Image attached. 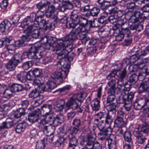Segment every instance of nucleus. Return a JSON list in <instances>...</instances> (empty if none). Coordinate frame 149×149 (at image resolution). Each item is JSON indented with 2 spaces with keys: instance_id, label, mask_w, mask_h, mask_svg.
Instances as JSON below:
<instances>
[{
  "instance_id": "1",
  "label": "nucleus",
  "mask_w": 149,
  "mask_h": 149,
  "mask_svg": "<svg viewBox=\"0 0 149 149\" xmlns=\"http://www.w3.org/2000/svg\"><path fill=\"white\" fill-rule=\"evenodd\" d=\"M77 35L78 34L72 29L69 36L57 40L52 46L48 45V47L46 49L50 50L52 48L53 51L56 53L58 56H61L62 58H65L74 48L69 40H75L77 38Z\"/></svg>"
},
{
  "instance_id": "2",
  "label": "nucleus",
  "mask_w": 149,
  "mask_h": 149,
  "mask_svg": "<svg viewBox=\"0 0 149 149\" xmlns=\"http://www.w3.org/2000/svg\"><path fill=\"white\" fill-rule=\"evenodd\" d=\"M56 65V70L52 74V77L53 79L58 82V84H60L62 83L63 78L66 77L70 66L67 63L65 62L63 59L58 61Z\"/></svg>"
},
{
  "instance_id": "3",
  "label": "nucleus",
  "mask_w": 149,
  "mask_h": 149,
  "mask_svg": "<svg viewBox=\"0 0 149 149\" xmlns=\"http://www.w3.org/2000/svg\"><path fill=\"white\" fill-rule=\"evenodd\" d=\"M43 45L40 42L35 43L31 46L28 52H24L21 56L20 55V59L22 60L28 57L29 58H33L37 61L41 58L42 57L41 53L45 50L43 47Z\"/></svg>"
},
{
  "instance_id": "4",
  "label": "nucleus",
  "mask_w": 149,
  "mask_h": 149,
  "mask_svg": "<svg viewBox=\"0 0 149 149\" xmlns=\"http://www.w3.org/2000/svg\"><path fill=\"white\" fill-rule=\"evenodd\" d=\"M112 129L110 125L103 130V142H105V147L107 146L109 149H112L116 147V137L111 134Z\"/></svg>"
},
{
  "instance_id": "5",
  "label": "nucleus",
  "mask_w": 149,
  "mask_h": 149,
  "mask_svg": "<svg viewBox=\"0 0 149 149\" xmlns=\"http://www.w3.org/2000/svg\"><path fill=\"white\" fill-rule=\"evenodd\" d=\"M149 15H144L143 14H141L139 11H134V12L128 10L125 14V18L129 22L134 23L137 22H142L144 19L146 18Z\"/></svg>"
},
{
  "instance_id": "6",
  "label": "nucleus",
  "mask_w": 149,
  "mask_h": 149,
  "mask_svg": "<svg viewBox=\"0 0 149 149\" xmlns=\"http://www.w3.org/2000/svg\"><path fill=\"white\" fill-rule=\"evenodd\" d=\"M125 75L126 72L125 71H116L113 70L108 75L107 78L108 79L114 77L117 80L118 86L116 89L118 90V92H120L122 91L121 88L124 86V79Z\"/></svg>"
},
{
  "instance_id": "7",
  "label": "nucleus",
  "mask_w": 149,
  "mask_h": 149,
  "mask_svg": "<svg viewBox=\"0 0 149 149\" xmlns=\"http://www.w3.org/2000/svg\"><path fill=\"white\" fill-rule=\"evenodd\" d=\"M95 139L91 136L85 137L84 140L81 142V144L86 146V148L82 149H102V146L97 142L94 143Z\"/></svg>"
},
{
  "instance_id": "8",
  "label": "nucleus",
  "mask_w": 149,
  "mask_h": 149,
  "mask_svg": "<svg viewBox=\"0 0 149 149\" xmlns=\"http://www.w3.org/2000/svg\"><path fill=\"white\" fill-rule=\"evenodd\" d=\"M34 24L31 25L28 27L25 30H24V33L26 34L28 38V36L31 35L33 38L36 39L39 36V31L38 29V27L40 26V27L42 26H40L39 23L34 22Z\"/></svg>"
},
{
  "instance_id": "9",
  "label": "nucleus",
  "mask_w": 149,
  "mask_h": 149,
  "mask_svg": "<svg viewBox=\"0 0 149 149\" xmlns=\"http://www.w3.org/2000/svg\"><path fill=\"white\" fill-rule=\"evenodd\" d=\"M20 56L19 54H15L7 64L6 68L9 71H12L20 63Z\"/></svg>"
},
{
  "instance_id": "10",
  "label": "nucleus",
  "mask_w": 149,
  "mask_h": 149,
  "mask_svg": "<svg viewBox=\"0 0 149 149\" xmlns=\"http://www.w3.org/2000/svg\"><path fill=\"white\" fill-rule=\"evenodd\" d=\"M77 96L76 95H73L68 100L65 105V109H68L71 107L73 109H76V108L79 105L77 100Z\"/></svg>"
},
{
  "instance_id": "11",
  "label": "nucleus",
  "mask_w": 149,
  "mask_h": 149,
  "mask_svg": "<svg viewBox=\"0 0 149 149\" xmlns=\"http://www.w3.org/2000/svg\"><path fill=\"white\" fill-rule=\"evenodd\" d=\"M148 101L146 100L144 95L140 96L134 104V108L137 110H140L146 106H148Z\"/></svg>"
},
{
  "instance_id": "12",
  "label": "nucleus",
  "mask_w": 149,
  "mask_h": 149,
  "mask_svg": "<svg viewBox=\"0 0 149 149\" xmlns=\"http://www.w3.org/2000/svg\"><path fill=\"white\" fill-rule=\"evenodd\" d=\"M124 113L122 110L118 111L117 113V118L115 120L114 125L118 127H123L125 125V123L123 120Z\"/></svg>"
},
{
  "instance_id": "13",
  "label": "nucleus",
  "mask_w": 149,
  "mask_h": 149,
  "mask_svg": "<svg viewBox=\"0 0 149 149\" xmlns=\"http://www.w3.org/2000/svg\"><path fill=\"white\" fill-rule=\"evenodd\" d=\"M87 23V20L86 22L84 21L81 22L79 23V25H77L75 28L73 29L76 33L79 35V36L80 34H86L88 32V29H86L85 28V26Z\"/></svg>"
},
{
  "instance_id": "14",
  "label": "nucleus",
  "mask_w": 149,
  "mask_h": 149,
  "mask_svg": "<svg viewBox=\"0 0 149 149\" xmlns=\"http://www.w3.org/2000/svg\"><path fill=\"white\" fill-rule=\"evenodd\" d=\"M64 129L63 127L59 128L58 132L61 136L54 143V145L56 147H58L62 145L65 139L67 136L64 133Z\"/></svg>"
},
{
  "instance_id": "15",
  "label": "nucleus",
  "mask_w": 149,
  "mask_h": 149,
  "mask_svg": "<svg viewBox=\"0 0 149 149\" xmlns=\"http://www.w3.org/2000/svg\"><path fill=\"white\" fill-rule=\"evenodd\" d=\"M133 134L136 137V142L138 143H143L146 139L139 131V128H136L133 132Z\"/></svg>"
},
{
  "instance_id": "16",
  "label": "nucleus",
  "mask_w": 149,
  "mask_h": 149,
  "mask_svg": "<svg viewBox=\"0 0 149 149\" xmlns=\"http://www.w3.org/2000/svg\"><path fill=\"white\" fill-rule=\"evenodd\" d=\"M56 86V84L54 81H49L46 84H42L40 87L42 93L44 91H50L51 89L54 88Z\"/></svg>"
},
{
  "instance_id": "17",
  "label": "nucleus",
  "mask_w": 149,
  "mask_h": 149,
  "mask_svg": "<svg viewBox=\"0 0 149 149\" xmlns=\"http://www.w3.org/2000/svg\"><path fill=\"white\" fill-rule=\"evenodd\" d=\"M47 8L45 9V13H46V16L48 18L51 17L52 19H53L54 18L55 20H57V17L55 16L54 14V12L56 10V8L55 7V6L53 5L47 6Z\"/></svg>"
},
{
  "instance_id": "18",
  "label": "nucleus",
  "mask_w": 149,
  "mask_h": 149,
  "mask_svg": "<svg viewBox=\"0 0 149 149\" xmlns=\"http://www.w3.org/2000/svg\"><path fill=\"white\" fill-rule=\"evenodd\" d=\"M44 11L39 10L37 12L36 15L37 16L34 21V23H39L41 26L44 27L45 26L46 20L44 19L42 17L44 15Z\"/></svg>"
},
{
  "instance_id": "19",
  "label": "nucleus",
  "mask_w": 149,
  "mask_h": 149,
  "mask_svg": "<svg viewBox=\"0 0 149 149\" xmlns=\"http://www.w3.org/2000/svg\"><path fill=\"white\" fill-rule=\"evenodd\" d=\"M65 103V101L64 100L58 99L54 103L53 108L57 111H62L63 109H65V110H67L65 109V106L64 107Z\"/></svg>"
},
{
  "instance_id": "20",
  "label": "nucleus",
  "mask_w": 149,
  "mask_h": 149,
  "mask_svg": "<svg viewBox=\"0 0 149 149\" xmlns=\"http://www.w3.org/2000/svg\"><path fill=\"white\" fill-rule=\"evenodd\" d=\"M149 88V80L142 81L140 84L138 93L141 94L146 91Z\"/></svg>"
},
{
  "instance_id": "21",
  "label": "nucleus",
  "mask_w": 149,
  "mask_h": 149,
  "mask_svg": "<svg viewBox=\"0 0 149 149\" xmlns=\"http://www.w3.org/2000/svg\"><path fill=\"white\" fill-rule=\"evenodd\" d=\"M52 106L51 104H45L42 107V110L43 111V116H49L53 114V112L52 111Z\"/></svg>"
},
{
  "instance_id": "22",
  "label": "nucleus",
  "mask_w": 149,
  "mask_h": 149,
  "mask_svg": "<svg viewBox=\"0 0 149 149\" xmlns=\"http://www.w3.org/2000/svg\"><path fill=\"white\" fill-rule=\"evenodd\" d=\"M112 16H114L117 18L121 17L123 15L125 14L124 11L121 10H119L117 8H114L112 9L109 13Z\"/></svg>"
},
{
  "instance_id": "23",
  "label": "nucleus",
  "mask_w": 149,
  "mask_h": 149,
  "mask_svg": "<svg viewBox=\"0 0 149 149\" xmlns=\"http://www.w3.org/2000/svg\"><path fill=\"white\" fill-rule=\"evenodd\" d=\"M70 18L72 21L74 22H77V21H79V20H80V19H82L80 20V22L79 23H80L81 22H82L83 21L87 22V20L84 17L79 16L77 13V11L76 10L74 11L72 13Z\"/></svg>"
},
{
  "instance_id": "24",
  "label": "nucleus",
  "mask_w": 149,
  "mask_h": 149,
  "mask_svg": "<svg viewBox=\"0 0 149 149\" xmlns=\"http://www.w3.org/2000/svg\"><path fill=\"white\" fill-rule=\"evenodd\" d=\"M12 24L8 20L3 21L0 24V31L2 32L6 30H8L11 28Z\"/></svg>"
},
{
  "instance_id": "25",
  "label": "nucleus",
  "mask_w": 149,
  "mask_h": 149,
  "mask_svg": "<svg viewBox=\"0 0 149 149\" xmlns=\"http://www.w3.org/2000/svg\"><path fill=\"white\" fill-rule=\"evenodd\" d=\"M42 92L40 90V87L37 88H36L33 89L29 94V98L32 99H35L39 96L40 97H42V96L40 95Z\"/></svg>"
},
{
  "instance_id": "26",
  "label": "nucleus",
  "mask_w": 149,
  "mask_h": 149,
  "mask_svg": "<svg viewBox=\"0 0 149 149\" xmlns=\"http://www.w3.org/2000/svg\"><path fill=\"white\" fill-rule=\"evenodd\" d=\"M13 124L14 122L12 119L8 118L0 125V129L2 130L6 128H10L13 126Z\"/></svg>"
},
{
  "instance_id": "27",
  "label": "nucleus",
  "mask_w": 149,
  "mask_h": 149,
  "mask_svg": "<svg viewBox=\"0 0 149 149\" xmlns=\"http://www.w3.org/2000/svg\"><path fill=\"white\" fill-rule=\"evenodd\" d=\"M126 85H125L124 86L125 88H124L123 90L124 91L125 95H126L127 96L126 98L127 101L131 102L134 97V93L130 92L129 93L128 91L130 90V88H127L126 87Z\"/></svg>"
},
{
  "instance_id": "28",
  "label": "nucleus",
  "mask_w": 149,
  "mask_h": 149,
  "mask_svg": "<svg viewBox=\"0 0 149 149\" xmlns=\"http://www.w3.org/2000/svg\"><path fill=\"white\" fill-rule=\"evenodd\" d=\"M118 93H120V95L116 99V102L118 104L125 103L127 102L126 95H125L123 90L120 92H118Z\"/></svg>"
},
{
  "instance_id": "29",
  "label": "nucleus",
  "mask_w": 149,
  "mask_h": 149,
  "mask_svg": "<svg viewBox=\"0 0 149 149\" xmlns=\"http://www.w3.org/2000/svg\"><path fill=\"white\" fill-rule=\"evenodd\" d=\"M78 130L77 128L72 127L71 128L70 130H68L67 131L64 132V133L67 136L66 139H70L72 137V135L76 134L77 133Z\"/></svg>"
},
{
  "instance_id": "30",
  "label": "nucleus",
  "mask_w": 149,
  "mask_h": 149,
  "mask_svg": "<svg viewBox=\"0 0 149 149\" xmlns=\"http://www.w3.org/2000/svg\"><path fill=\"white\" fill-rule=\"evenodd\" d=\"M26 125L25 123H21L17 124L15 128L16 132L19 134L24 131L25 129Z\"/></svg>"
},
{
  "instance_id": "31",
  "label": "nucleus",
  "mask_w": 149,
  "mask_h": 149,
  "mask_svg": "<svg viewBox=\"0 0 149 149\" xmlns=\"http://www.w3.org/2000/svg\"><path fill=\"white\" fill-rule=\"evenodd\" d=\"M110 6L109 3V1H106L105 0L103 1V20H104L105 19H107L108 15V13L107 12L104 11V9H107Z\"/></svg>"
},
{
  "instance_id": "32",
  "label": "nucleus",
  "mask_w": 149,
  "mask_h": 149,
  "mask_svg": "<svg viewBox=\"0 0 149 149\" xmlns=\"http://www.w3.org/2000/svg\"><path fill=\"white\" fill-rule=\"evenodd\" d=\"M91 106L93 110L98 111L100 108L99 101L97 99L93 100L91 103Z\"/></svg>"
},
{
  "instance_id": "33",
  "label": "nucleus",
  "mask_w": 149,
  "mask_h": 149,
  "mask_svg": "<svg viewBox=\"0 0 149 149\" xmlns=\"http://www.w3.org/2000/svg\"><path fill=\"white\" fill-rule=\"evenodd\" d=\"M123 137L125 142L133 143L132 138L131 134L129 131H125L124 133Z\"/></svg>"
},
{
  "instance_id": "34",
  "label": "nucleus",
  "mask_w": 149,
  "mask_h": 149,
  "mask_svg": "<svg viewBox=\"0 0 149 149\" xmlns=\"http://www.w3.org/2000/svg\"><path fill=\"white\" fill-rule=\"evenodd\" d=\"M28 40V38L26 35L23 36L21 38V40L16 41L15 42V45L18 47L23 46L24 42Z\"/></svg>"
},
{
  "instance_id": "35",
  "label": "nucleus",
  "mask_w": 149,
  "mask_h": 149,
  "mask_svg": "<svg viewBox=\"0 0 149 149\" xmlns=\"http://www.w3.org/2000/svg\"><path fill=\"white\" fill-rule=\"evenodd\" d=\"M49 126V125L44 119L40 120L39 123L38 127L41 130L43 131L44 130H46Z\"/></svg>"
},
{
  "instance_id": "36",
  "label": "nucleus",
  "mask_w": 149,
  "mask_h": 149,
  "mask_svg": "<svg viewBox=\"0 0 149 149\" xmlns=\"http://www.w3.org/2000/svg\"><path fill=\"white\" fill-rule=\"evenodd\" d=\"M22 89V85L17 84H13L11 87V91L13 92L20 91Z\"/></svg>"
},
{
  "instance_id": "37",
  "label": "nucleus",
  "mask_w": 149,
  "mask_h": 149,
  "mask_svg": "<svg viewBox=\"0 0 149 149\" xmlns=\"http://www.w3.org/2000/svg\"><path fill=\"white\" fill-rule=\"evenodd\" d=\"M34 17L31 16H28L24 18L21 23V26L23 27H25V26H27L29 23L32 22L34 19Z\"/></svg>"
},
{
  "instance_id": "38",
  "label": "nucleus",
  "mask_w": 149,
  "mask_h": 149,
  "mask_svg": "<svg viewBox=\"0 0 149 149\" xmlns=\"http://www.w3.org/2000/svg\"><path fill=\"white\" fill-rule=\"evenodd\" d=\"M137 128H139L141 132H142L146 134L149 132V125L146 123H145Z\"/></svg>"
},
{
  "instance_id": "39",
  "label": "nucleus",
  "mask_w": 149,
  "mask_h": 149,
  "mask_svg": "<svg viewBox=\"0 0 149 149\" xmlns=\"http://www.w3.org/2000/svg\"><path fill=\"white\" fill-rule=\"evenodd\" d=\"M25 114V110L24 108H19L15 111L14 116L16 118H18Z\"/></svg>"
},
{
  "instance_id": "40",
  "label": "nucleus",
  "mask_w": 149,
  "mask_h": 149,
  "mask_svg": "<svg viewBox=\"0 0 149 149\" xmlns=\"http://www.w3.org/2000/svg\"><path fill=\"white\" fill-rule=\"evenodd\" d=\"M127 20L125 18V19H122V18H120L117 21V22L116 24V25H115V29H118L119 27L120 26L121 28L122 26H125Z\"/></svg>"
},
{
  "instance_id": "41",
  "label": "nucleus",
  "mask_w": 149,
  "mask_h": 149,
  "mask_svg": "<svg viewBox=\"0 0 149 149\" xmlns=\"http://www.w3.org/2000/svg\"><path fill=\"white\" fill-rule=\"evenodd\" d=\"M53 19H54V20H53L52 21L51 19L46 20L45 26H46V27L51 28V29H54L55 27V23H53L52 22L54 21V22H55V21H56V20H55L54 18H53Z\"/></svg>"
},
{
  "instance_id": "42",
  "label": "nucleus",
  "mask_w": 149,
  "mask_h": 149,
  "mask_svg": "<svg viewBox=\"0 0 149 149\" xmlns=\"http://www.w3.org/2000/svg\"><path fill=\"white\" fill-rule=\"evenodd\" d=\"M55 130V127L51 125H49L47 127L46 130H43L44 132L47 133V135L51 136L54 133Z\"/></svg>"
},
{
  "instance_id": "43",
  "label": "nucleus",
  "mask_w": 149,
  "mask_h": 149,
  "mask_svg": "<svg viewBox=\"0 0 149 149\" xmlns=\"http://www.w3.org/2000/svg\"><path fill=\"white\" fill-rule=\"evenodd\" d=\"M138 79V76L136 74H132L130 77L128 81L132 85L135 84Z\"/></svg>"
},
{
  "instance_id": "44",
  "label": "nucleus",
  "mask_w": 149,
  "mask_h": 149,
  "mask_svg": "<svg viewBox=\"0 0 149 149\" xmlns=\"http://www.w3.org/2000/svg\"><path fill=\"white\" fill-rule=\"evenodd\" d=\"M126 7L127 9L132 10V11H136L137 6L136 5L134 2H131L128 3L126 4Z\"/></svg>"
},
{
  "instance_id": "45",
  "label": "nucleus",
  "mask_w": 149,
  "mask_h": 149,
  "mask_svg": "<svg viewBox=\"0 0 149 149\" xmlns=\"http://www.w3.org/2000/svg\"><path fill=\"white\" fill-rule=\"evenodd\" d=\"M38 116L33 113H32L29 115L28 120L30 122L33 123L36 121L38 120Z\"/></svg>"
},
{
  "instance_id": "46",
  "label": "nucleus",
  "mask_w": 149,
  "mask_h": 149,
  "mask_svg": "<svg viewBox=\"0 0 149 149\" xmlns=\"http://www.w3.org/2000/svg\"><path fill=\"white\" fill-rule=\"evenodd\" d=\"M82 19H80V20ZM80 20L77 22H74L73 21H72L69 22H68L66 23V27L67 28H72L74 29L77 26L78 24L80 22Z\"/></svg>"
},
{
  "instance_id": "47",
  "label": "nucleus",
  "mask_w": 149,
  "mask_h": 149,
  "mask_svg": "<svg viewBox=\"0 0 149 149\" xmlns=\"http://www.w3.org/2000/svg\"><path fill=\"white\" fill-rule=\"evenodd\" d=\"M46 116V117L45 118V119L49 125L54 123L55 122V120L54 117L53 116V114Z\"/></svg>"
},
{
  "instance_id": "48",
  "label": "nucleus",
  "mask_w": 149,
  "mask_h": 149,
  "mask_svg": "<svg viewBox=\"0 0 149 149\" xmlns=\"http://www.w3.org/2000/svg\"><path fill=\"white\" fill-rule=\"evenodd\" d=\"M106 115L105 122V123L109 125L113 122V119L111 116L109 114V112H107V113L103 114V115Z\"/></svg>"
},
{
  "instance_id": "49",
  "label": "nucleus",
  "mask_w": 149,
  "mask_h": 149,
  "mask_svg": "<svg viewBox=\"0 0 149 149\" xmlns=\"http://www.w3.org/2000/svg\"><path fill=\"white\" fill-rule=\"evenodd\" d=\"M55 122L61 124L64 121L63 116L61 114H58L55 117H54Z\"/></svg>"
},
{
  "instance_id": "50",
  "label": "nucleus",
  "mask_w": 149,
  "mask_h": 149,
  "mask_svg": "<svg viewBox=\"0 0 149 149\" xmlns=\"http://www.w3.org/2000/svg\"><path fill=\"white\" fill-rule=\"evenodd\" d=\"M69 140L70 143L68 146L75 147L77 144V140L74 137L70 138V139H67Z\"/></svg>"
},
{
  "instance_id": "51",
  "label": "nucleus",
  "mask_w": 149,
  "mask_h": 149,
  "mask_svg": "<svg viewBox=\"0 0 149 149\" xmlns=\"http://www.w3.org/2000/svg\"><path fill=\"white\" fill-rule=\"evenodd\" d=\"M11 37H10L9 38H3L0 40V47L2 46L3 45H7L8 43H10L12 40Z\"/></svg>"
},
{
  "instance_id": "52",
  "label": "nucleus",
  "mask_w": 149,
  "mask_h": 149,
  "mask_svg": "<svg viewBox=\"0 0 149 149\" xmlns=\"http://www.w3.org/2000/svg\"><path fill=\"white\" fill-rule=\"evenodd\" d=\"M17 79L21 82H24L26 81V75L23 72L20 73L17 75Z\"/></svg>"
},
{
  "instance_id": "53",
  "label": "nucleus",
  "mask_w": 149,
  "mask_h": 149,
  "mask_svg": "<svg viewBox=\"0 0 149 149\" xmlns=\"http://www.w3.org/2000/svg\"><path fill=\"white\" fill-rule=\"evenodd\" d=\"M143 26L141 24H133L130 26V29L132 30H136L139 31L141 29H143Z\"/></svg>"
},
{
  "instance_id": "54",
  "label": "nucleus",
  "mask_w": 149,
  "mask_h": 149,
  "mask_svg": "<svg viewBox=\"0 0 149 149\" xmlns=\"http://www.w3.org/2000/svg\"><path fill=\"white\" fill-rule=\"evenodd\" d=\"M37 6L38 9L40 10H42L43 9L45 11L47 6L45 3L43 2V1H42L37 5Z\"/></svg>"
},
{
  "instance_id": "55",
  "label": "nucleus",
  "mask_w": 149,
  "mask_h": 149,
  "mask_svg": "<svg viewBox=\"0 0 149 149\" xmlns=\"http://www.w3.org/2000/svg\"><path fill=\"white\" fill-rule=\"evenodd\" d=\"M115 18H116V17L114 16L108 17L107 18V19H105L103 21V24H107L108 22H109L111 23H114L116 21Z\"/></svg>"
},
{
  "instance_id": "56",
  "label": "nucleus",
  "mask_w": 149,
  "mask_h": 149,
  "mask_svg": "<svg viewBox=\"0 0 149 149\" xmlns=\"http://www.w3.org/2000/svg\"><path fill=\"white\" fill-rule=\"evenodd\" d=\"M124 42L123 43L124 46H128L131 44L132 42V36H129L128 37H125Z\"/></svg>"
},
{
  "instance_id": "57",
  "label": "nucleus",
  "mask_w": 149,
  "mask_h": 149,
  "mask_svg": "<svg viewBox=\"0 0 149 149\" xmlns=\"http://www.w3.org/2000/svg\"><path fill=\"white\" fill-rule=\"evenodd\" d=\"M100 11V9L96 7H94L90 12V14L93 16H96L97 15Z\"/></svg>"
},
{
  "instance_id": "58",
  "label": "nucleus",
  "mask_w": 149,
  "mask_h": 149,
  "mask_svg": "<svg viewBox=\"0 0 149 149\" xmlns=\"http://www.w3.org/2000/svg\"><path fill=\"white\" fill-rule=\"evenodd\" d=\"M45 146V145L44 142L42 141H39L38 142L36 145V149H43Z\"/></svg>"
},
{
  "instance_id": "59",
  "label": "nucleus",
  "mask_w": 149,
  "mask_h": 149,
  "mask_svg": "<svg viewBox=\"0 0 149 149\" xmlns=\"http://www.w3.org/2000/svg\"><path fill=\"white\" fill-rule=\"evenodd\" d=\"M42 73V70L39 68H35L32 71V73L35 77H38L40 76Z\"/></svg>"
},
{
  "instance_id": "60",
  "label": "nucleus",
  "mask_w": 149,
  "mask_h": 149,
  "mask_svg": "<svg viewBox=\"0 0 149 149\" xmlns=\"http://www.w3.org/2000/svg\"><path fill=\"white\" fill-rule=\"evenodd\" d=\"M79 38L82 43L85 44L89 40V38L86 36V34H80Z\"/></svg>"
},
{
  "instance_id": "61",
  "label": "nucleus",
  "mask_w": 149,
  "mask_h": 149,
  "mask_svg": "<svg viewBox=\"0 0 149 149\" xmlns=\"http://www.w3.org/2000/svg\"><path fill=\"white\" fill-rule=\"evenodd\" d=\"M122 31L123 33H124L125 35H126V37H128L129 36H131L130 34V31L128 28L126 27H125L123 26L121 27Z\"/></svg>"
},
{
  "instance_id": "62",
  "label": "nucleus",
  "mask_w": 149,
  "mask_h": 149,
  "mask_svg": "<svg viewBox=\"0 0 149 149\" xmlns=\"http://www.w3.org/2000/svg\"><path fill=\"white\" fill-rule=\"evenodd\" d=\"M3 96L7 98H9L12 96L11 91L8 89H7L4 91L3 93Z\"/></svg>"
},
{
  "instance_id": "63",
  "label": "nucleus",
  "mask_w": 149,
  "mask_h": 149,
  "mask_svg": "<svg viewBox=\"0 0 149 149\" xmlns=\"http://www.w3.org/2000/svg\"><path fill=\"white\" fill-rule=\"evenodd\" d=\"M96 52V48L95 47H90L87 49V52L89 55H93Z\"/></svg>"
},
{
  "instance_id": "64",
  "label": "nucleus",
  "mask_w": 149,
  "mask_h": 149,
  "mask_svg": "<svg viewBox=\"0 0 149 149\" xmlns=\"http://www.w3.org/2000/svg\"><path fill=\"white\" fill-rule=\"evenodd\" d=\"M32 66V63L31 61H28L25 62L22 65V67L24 70H27Z\"/></svg>"
}]
</instances>
